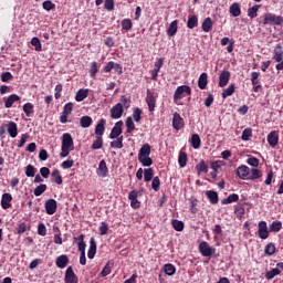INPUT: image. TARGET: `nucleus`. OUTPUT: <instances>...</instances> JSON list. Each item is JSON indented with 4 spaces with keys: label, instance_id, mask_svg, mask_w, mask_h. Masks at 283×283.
<instances>
[{
    "label": "nucleus",
    "instance_id": "30",
    "mask_svg": "<svg viewBox=\"0 0 283 283\" xmlns=\"http://www.w3.org/2000/svg\"><path fill=\"white\" fill-rule=\"evenodd\" d=\"M259 178H262V172L258 168H252L248 176V180H258Z\"/></svg>",
    "mask_w": 283,
    "mask_h": 283
},
{
    "label": "nucleus",
    "instance_id": "43",
    "mask_svg": "<svg viewBox=\"0 0 283 283\" xmlns=\"http://www.w3.org/2000/svg\"><path fill=\"white\" fill-rule=\"evenodd\" d=\"M85 235L81 234L78 238H75V240H78L77 249L81 253H85Z\"/></svg>",
    "mask_w": 283,
    "mask_h": 283
},
{
    "label": "nucleus",
    "instance_id": "37",
    "mask_svg": "<svg viewBox=\"0 0 283 283\" xmlns=\"http://www.w3.org/2000/svg\"><path fill=\"white\" fill-rule=\"evenodd\" d=\"M200 144H201L200 135L193 134L191 136V146L193 147V149H200Z\"/></svg>",
    "mask_w": 283,
    "mask_h": 283
},
{
    "label": "nucleus",
    "instance_id": "13",
    "mask_svg": "<svg viewBox=\"0 0 283 283\" xmlns=\"http://www.w3.org/2000/svg\"><path fill=\"white\" fill-rule=\"evenodd\" d=\"M249 174H251V169L248 166H240L237 168V175L241 180H248Z\"/></svg>",
    "mask_w": 283,
    "mask_h": 283
},
{
    "label": "nucleus",
    "instance_id": "34",
    "mask_svg": "<svg viewBox=\"0 0 283 283\" xmlns=\"http://www.w3.org/2000/svg\"><path fill=\"white\" fill-rule=\"evenodd\" d=\"M201 28L203 32H209L211 28H213V21L211 18H206L201 24Z\"/></svg>",
    "mask_w": 283,
    "mask_h": 283
},
{
    "label": "nucleus",
    "instance_id": "22",
    "mask_svg": "<svg viewBox=\"0 0 283 283\" xmlns=\"http://www.w3.org/2000/svg\"><path fill=\"white\" fill-rule=\"evenodd\" d=\"M283 57V50H282V45L277 44L274 48V52H273V59L276 63H280L282 61Z\"/></svg>",
    "mask_w": 283,
    "mask_h": 283
},
{
    "label": "nucleus",
    "instance_id": "7",
    "mask_svg": "<svg viewBox=\"0 0 283 283\" xmlns=\"http://www.w3.org/2000/svg\"><path fill=\"white\" fill-rule=\"evenodd\" d=\"M62 147L74 149V139L70 133H64L62 136Z\"/></svg>",
    "mask_w": 283,
    "mask_h": 283
},
{
    "label": "nucleus",
    "instance_id": "6",
    "mask_svg": "<svg viewBox=\"0 0 283 283\" xmlns=\"http://www.w3.org/2000/svg\"><path fill=\"white\" fill-rule=\"evenodd\" d=\"M282 271H283V262H280L276 264V268L265 273V277L266 280H273V277H275L276 275H280Z\"/></svg>",
    "mask_w": 283,
    "mask_h": 283
},
{
    "label": "nucleus",
    "instance_id": "11",
    "mask_svg": "<svg viewBox=\"0 0 283 283\" xmlns=\"http://www.w3.org/2000/svg\"><path fill=\"white\" fill-rule=\"evenodd\" d=\"M56 200L54 199H49L45 202V211L48 213V216H54V213H56Z\"/></svg>",
    "mask_w": 283,
    "mask_h": 283
},
{
    "label": "nucleus",
    "instance_id": "19",
    "mask_svg": "<svg viewBox=\"0 0 283 283\" xmlns=\"http://www.w3.org/2000/svg\"><path fill=\"white\" fill-rule=\"evenodd\" d=\"M12 202V195L10 193H3L1 199V207L2 209H10Z\"/></svg>",
    "mask_w": 283,
    "mask_h": 283
},
{
    "label": "nucleus",
    "instance_id": "64",
    "mask_svg": "<svg viewBox=\"0 0 283 283\" xmlns=\"http://www.w3.org/2000/svg\"><path fill=\"white\" fill-rule=\"evenodd\" d=\"M104 8L108 10V12H112V10H114V0H105Z\"/></svg>",
    "mask_w": 283,
    "mask_h": 283
},
{
    "label": "nucleus",
    "instance_id": "23",
    "mask_svg": "<svg viewBox=\"0 0 283 283\" xmlns=\"http://www.w3.org/2000/svg\"><path fill=\"white\" fill-rule=\"evenodd\" d=\"M103 134H105V119H99L96 127H95V135L103 137Z\"/></svg>",
    "mask_w": 283,
    "mask_h": 283
},
{
    "label": "nucleus",
    "instance_id": "52",
    "mask_svg": "<svg viewBox=\"0 0 283 283\" xmlns=\"http://www.w3.org/2000/svg\"><path fill=\"white\" fill-rule=\"evenodd\" d=\"M31 45L35 48V52H41L42 45H41V40L39 38H32Z\"/></svg>",
    "mask_w": 283,
    "mask_h": 283
},
{
    "label": "nucleus",
    "instance_id": "61",
    "mask_svg": "<svg viewBox=\"0 0 283 283\" xmlns=\"http://www.w3.org/2000/svg\"><path fill=\"white\" fill-rule=\"evenodd\" d=\"M62 169H72L74 167V160L67 159L61 164Z\"/></svg>",
    "mask_w": 283,
    "mask_h": 283
},
{
    "label": "nucleus",
    "instance_id": "49",
    "mask_svg": "<svg viewBox=\"0 0 283 283\" xmlns=\"http://www.w3.org/2000/svg\"><path fill=\"white\" fill-rule=\"evenodd\" d=\"M23 112L25 116H30L34 113V105L32 103H27L23 105Z\"/></svg>",
    "mask_w": 283,
    "mask_h": 283
},
{
    "label": "nucleus",
    "instance_id": "60",
    "mask_svg": "<svg viewBox=\"0 0 283 283\" xmlns=\"http://www.w3.org/2000/svg\"><path fill=\"white\" fill-rule=\"evenodd\" d=\"M72 109H74V104H72V102H70V103L64 105L62 114H66V115L70 116V114H72Z\"/></svg>",
    "mask_w": 283,
    "mask_h": 283
},
{
    "label": "nucleus",
    "instance_id": "28",
    "mask_svg": "<svg viewBox=\"0 0 283 283\" xmlns=\"http://www.w3.org/2000/svg\"><path fill=\"white\" fill-rule=\"evenodd\" d=\"M208 75L207 73H201L198 80V87L199 90H207V83H208Z\"/></svg>",
    "mask_w": 283,
    "mask_h": 283
},
{
    "label": "nucleus",
    "instance_id": "33",
    "mask_svg": "<svg viewBox=\"0 0 283 283\" xmlns=\"http://www.w3.org/2000/svg\"><path fill=\"white\" fill-rule=\"evenodd\" d=\"M262 8L261 4H255L252 8L248 9V17L250 19H255L258 17V11Z\"/></svg>",
    "mask_w": 283,
    "mask_h": 283
},
{
    "label": "nucleus",
    "instance_id": "21",
    "mask_svg": "<svg viewBox=\"0 0 283 283\" xmlns=\"http://www.w3.org/2000/svg\"><path fill=\"white\" fill-rule=\"evenodd\" d=\"M17 101H21V97H19V95L17 94H12L10 95L6 102H4V107L7 109H10V107H12V105H14V103H17Z\"/></svg>",
    "mask_w": 283,
    "mask_h": 283
},
{
    "label": "nucleus",
    "instance_id": "12",
    "mask_svg": "<svg viewBox=\"0 0 283 283\" xmlns=\"http://www.w3.org/2000/svg\"><path fill=\"white\" fill-rule=\"evenodd\" d=\"M146 103L148 105L149 112H154L156 107V94L147 91Z\"/></svg>",
    "mask_w": 283,
    "mask_h": 283
},
{
    "label": "nucleus",
    "instance_id": "55",
    "mask_svg": "<svg viewBox=\"0 0 283 283\" xmlns=\"http://www.w3.org/2000/svg\"><path fill=\"white\" fill-rule=\"evenodd\" d=\"M34 174H35V168L32 165H28L25 168V176L28 178H34Z\"/></svg>",
    "mask_w": 283,
    "mask_h": 283
},
{
    "label": "nucleus",
    "instance_id": "44",
    "mask_svg": "<svg viewBox=\"0 0 283 283\" xmlns=\"http://www.w3.org/2000/svg\"><path fill=\"white\" fill-rule=\"evenodd\" d=\"M172 228L175 229V231H184L185 230V222H182L178 219H174L172 220Z\"/></svg>",
    "mask_w": 283,
    "mask_h": 283
},
{
    "label": "nucleus",
    "instance_id": "25",
    "mask_svg": "<svg viewBox=\"0 0 283 283\" xmlns=\"http://www.w3.org/2000/svg\"><path fill=\"white\" fill-rule=\"evenodd\" d=\"M229 12L233 17H240L242 14V10L240 9V3L234 2L230 6Z\"/></svg>",
    "mask_w": 283,
    "mask_h": 283
},
{
    "label": "nucleus",
    "instance_id": "15",
    "mask_svg": "<svg viewBox=\"0 0 283 283\" xmlns=\"http://www.w3.org/2000/svg\"><path fill=\"white\" fill-rule=\"evenodd\" d=\"M231 78V73L229 71H223L219 75V87H226V85L229 83Z\"/></svg>",
    "mask_w": 283,
    "mask_h": 283
},
{
    "label": "nucleus",
    "instance_id": "18",
    "mask_svg": "<svg viewBox=\"0 0 283 283\" xmlns=\"http://www.w3.org/2000/svg\"><path fill=\"white\" fill-rule=\"evenodd\" d=\"M279 140L280 136L277 135V132L273 130L268 135V143L271 147H275Z\"/></svg>",
    "mask_w": 283,
    "mask_h": 283
},
{
    "label": "nucleus",
    "instance_id": "48",
    "mask_svg": "<svg viewBox=\"0 0 283 283\" xmlns=\"http://www.w3.org/2000/svg\"><path fill=\"white\" fill-rule=\"evenodd\" d=\"M153 178H154V169H151V168L145 169L144 170L145 182L151 181Z\"/></svg>",
    "mask_w": 283,
    "mask_h": 283
},
{
    "label": "nucleus",
    "instance_id": "8",
    "mask_svg": "<svg viewBox=\"0 0 283 283\" xmlns=\"http://www.w3.org/2000/svg\"><path fill=\"white\" fill-rule=\"evenodd\" d=\"M96 174L99 178H107V174H109V169L107 168V163L105 161V159L99 161Z\"/></svg>",
    "mask_w": 283,
    "mask_h": 283
},
{
    "label": "nucleus",
    "instance_id": "29",
    "mask_svg": "<svg viewBox=\"0 0 283 283\" xmlns=\"http://www.w3.org/2000/svg\"><path fill=\"white\" fill-rule=\"evenodd\" d=\"M92 123H93L92 117H90L87 115L86 116H82L80 118V125H81V127H83V129H87V127H91Z\"/></svg>",
    "mask_w": 283,
    "mask_h": 283
},
{
    "label": "nucleus",
    "instance_id": "5",
    "mask_svg": "<svg viewBox=\"0 0 283 283\" xmlns=\"http://www.w3.org/2000/svg\"><path fill=\"white\" fill-rule=\"evenodd\" d=\"M122 134H123V120H119L112 128V132L109 134V138H112L113 140H114V138H120Z\"/></svg>",
    "mask_w": 283,
    "mask_h": 283
},
{
    "label": "nucleus",
    "instance_id": "46",
    "mask_svg": "<svg viewBox=\"0 0 283 283\" xmlns=\"http://www.w3.org/2000/svg\"><path fill=\"white\" fill-rule=\"evenodd\" d=\"M139 163H142L143 167H151L154 165V160L148 157H138Z\"/></svg>",
    "mask_w": 283,
    "mask_h": 283
},
{
    "label": "nucleus",
    "instance_id": "53",
    "mask_svg": "<svg viewBox=\"0 0 283 283\" xmlns=\"http://www.w3.org/2000/svg\"><path fill=\"white\" fill-rule=\"evenodd\" d=\"M111 147H114L115 149H123V136L118 137L116 140H113L111 143Z\"/></svg>",
    "mask_w": 283,
    "mask_h": 283
},
{
    "label": "nucleus",
    "instance_id": "35",
    "mask_svg": "<svg viewBox=\"0 0 283 283\" xmlns=\"http://www.w3.org/2000/svg\"><path fill=\"white\" fill-rule=\"evenodd\" d=\"M196 169H197L199 176H200V174H208V171H209V167L207 166V164L205 163V160H201V161L196 166Z\"/></svg>",
    "mask_w": 283,
    "mask_h": 283
},
{
    "label": "nucleus",
    "instance_id": "10",
    "mask_svg": "<svg viewBox=\"0 0 283 283\" xmlns=\"http://www.w3.org/2000/svg\"><path fill=\"white\" fill-rule=\"evenodd\" d=\"M123 104H116L111 109V118H113L114 120L120 118L123 116Z\"/></svg>",
    "mask_w": 283,
    "mask_h": 283
},
{
    "label": "nucleus",
    "instance_id": "31",
    "mask_svg": "<svg viewBox=\"0 0 283 283\" xmlns=\"http://www.w3.org/2000/svg\"><path fill=\"white\" fill-rule=\"evenodd\" d=\"M238 200H240V196H238L237 193H232V195L228 196L227 198L222 199L221 203L222 205H231V202H238Z\"/></svg>",
    "mask_w": 283,
    "mask_h": 283
},
{
    "label": "nucleus",
    "instance_id": "3",
    "mask_svg": "<svg viewBox=\"0 0 283 283\" xmlns=\"http://www.w3.org/2000/svg\"><path fill=\"white\" fill-rule=\"evenodd\" d=\"M259 238H261V240H266V238H269V233H271L270 228L266 227V221H260L259 224Z\"/></svg>",
    "mask_w": 283,
    "mask_h": 283
},
{
    "label": "nucleus",
    "instance_id": "24",
    "mask_svg": "<svg viewBox=\"0 0 283 283\" xmlns=\"http://www.w3.org/2000/svg\"><path fill=\"white\" fill-rule=\"evenodd\" d=\"M206 196L211 205H218V201H219L218 192L213 190H208L206 191Z\"/></svg>",
    "mask_w": 283,
    "mask_h": 283
},
{
    "label": "nucleus",
    "instance_id": "32",
    "mask_svg": "<svg viewBox=\"0 0 283 283\" xmlns=\"http://www.w3.org/2000/svg\"><path fill=\"white\" fill-rule=\"evenodd\" d=\"M176 32H178V21L175 20L170 23L168 30H167V34L168 36H175Z\"/></svg>",
    "mask_w": 283,
    "mask_h": 283
},
{
    "label": "nucleus",
    "instance_id": "14",
    "mask_svg": "<svg viewBox=\"0 0 283 283\" xmlns=\"http://www.w3.org/2000/svg\"><path fill=\"white\" fill-rule=\"evenodd\" d=\"M55 264L57 269H65L70 264V258L66 254H62L56 258Z\"/></svg>",
    "mask_w": 283,
    "mask_h": 283
},
{
    "label": "nucleus",
    "instance_id": "58",
    "mask_svg": "<svg viewBox=\"0 0 283 283\" xmlns=\"http://www.w3.org/2000/svg\"><path fill=\"white\" fill-rule=\"evenodd\" d=\"M253 136V130L251 128H245L242 133V140H249V138Z\"/></svg>",
    "mask_w": 283,
    "mask_h": 283
},
{
    "label": "nucleus",
    "instance_id": "54",
    "mask_svg": "<svg viewBox=\"0 0 283 283\" xmlns=\"http://www.w3.org/2000/svg\"><path fill=\"white\" fill-rule=\"evenodd\" d=\"M97 72H98V64L96 62H92L91 69H90L91 78H96Z\"/></svg>",
    "mask_w": 283,
    "mask_h": 283
},
{
    "label": "nucleus",
    "instance_id": "1",
    "mask_svg": "<svg viewBox=\"0 0 283 283\" xmlns=\"http://www.w3.org/2000/svg\"><path fill=\"white\" fill-rule=\"evenodd\" d=\"M269 23H273L274 25H282L283 18L282 15H275L273 13H265L263 25H269Z\"/></svg>",
    "mask_w": 283,
    "mask_h": 283
},
{
    "label": "nucleus",
    "instance_id": "2",
    "mask_svg": "<svg viewBox=\"0 0 283 283\" xmlns=\"http://www.w3.org/2000/svg\"><path fill=\"white\" fill-rule=\"evenodd\" d=\"M186 96H191V87L187 85H182L177 87L174 94L175 101H180V98H185Z\"/></svg>",
    "mask_w": 283,
    "mask_h": 283
},
{
    "label": "nucleus",
    "instance_id": "9",
    "mask_svg": "<svg viewBox=\"0 0 283 283\" xmlns=\"http://www.w3.org/2000/svg\"><path fill=\"white\" fill-rule=\"evenodd\" d=\"M64 280H65L66 283H78V276H76L72 266H69L66 269Z\"/></svg>",
    "mask_w": 283,
    "mask_h": 283
},
{
    "label": "nucleus",
    "instance_id": "40",
    "mask_svg": "<svg viewBox=\"0 0 283 283\" xmlns=\"http://www.w3.org/2000/svg\"><path fill=\"white\" fill-rule=\"evenodd\" d=\"M187 25L190 30H193V28H198V17L196 15L189 17Z\"/></svg>",
    "mask_w": 283,
    "mask_h": 283
},
{
    "label": "nucleus",
    "instance_id": "41",
    "mask_svg": "<svg viewBox=\"0 0 283 283\" xmlns=\"http://www.w3.org/2000/svg\"><path fill=\"white\" fill-rule=\"evenodd\" d=\"M233 92H235V84H231L228 88L223 90L222 98H228V96H233Z\"/></svg>",
    "mask_w": 283,
    "mask_h": 283
},
{
    "label": "nucleus",
    "instance_id": "62",
    "mask_svg": "<svg viewBox=\"0 0 283 283\" xmlns=\"http://www.w3.org/2000/svg\"><path fill=\"white\" fill-rule=\"evenodd\" d=\"M13 76L10 72H4L1 74V81L2 83H8V81H12Z\"/></svg>",
    "mask_w": 283,
    "mask_h": 283
},
{
    "label": "nucleus",
    "instance_id": "17",
    "mask_svg": "<svg viewBox=\"0 0 283 283\" xmlns=\"http://www.w3.org/2000/svg\"><path fill=\"white\" fill-rule=\"evenodd\" d=\"M7 132L11 138H17V136L19 134L18 128H17V123L9 122L7 125Z\"/></svg>",
    "mask_w": 283,
    "mask_h": 283
},
{
    "label": "nucleus",
    "instance_id": "38",
    "mask_svg": "<svg viewBox=\"0 0 283 283\" xmlns=\"http://www.w3.org/2000/svg\"><path fill=\"white\" fill-rule=\"evenodd\" d=\"M120 25H122L123 30H125L126 32H129V30H132V28H134V23L132 22L130 19L122 20Z\"/></svg>",
    "mask_w": 283,
    "mask_h": 283
},
{
    "label": "nucleus",
    "instance_id": "51",
    "mask_svg": "<svg viewBox=\"0 0 283 283\" xmlns=\"http://www.w3.org/2000/svg\"><path fill=\"white\" fill-rule=\"evenodd\" d=\"M103 148V137L96 136V140L91 146V149H102Z\"/></svg>",
    "mask_w": 283,
    "mask_h": 283
},
{
    "label": "nucleus",
    "instance_id": "26",
    "mask_svg": "<svg viewBox=\"0 0 283 283\" xmlns=\"http://www.w3.org/2000/svg\"><path fill=\"white\" fill-rule=\"evenodd\" d=\"M151 154V146L149 144H145L139 149L138 158L148 157Z\"/></svg>",
    "mask_w": 283,
    "mask_h": 283
},
{
    "label": "nucleus",
    "instance_id": "42",
    "mask_svg": "<svg viewBox=\"0 0 283 283\" xmlns=\"http://www.w3.org/2000/svg\"><path fill=\"white\" fill-rule=\"evenodd\" d=\"M164 273H166V275H174L176 273V266H174L171 263L165 264Z\"/></svg>",
    "mask_w": 283,
    "mask_h": 283
},
{
    "label": "nucleus",
    "instance_id": "20",
    "mask_svg": "<svg viewBox=\"0 0 283 283\" xmlns=\"http://www.w3.org/2000/svg\"><path fill=\"white\" fill-rule=\"evenodd\" d=\"M95 255H96V240H94V238H91V240H90V250L87 252V258L90 260H94Z\"/></svg>",
    "mask_w": 283,
    "mask_h": 283
},
{
    "label": "nucleus",
    "instance_id": "57",
    "mask_svg": "<svg viewBox=\"0 0 283 283\" xmlns=\"http://www.w3.org/2000/svg\"><path fill=\"white\" fill-rule=\"evenodd\" d=\"M143 114V111L140 108H135L133 112V118L135 120V123H140V116Z\"/></svg>",
    "mask_w": 283,
    "mask_h": 283
},
{
    "label": "nucleus",
    "instance_id": "27",
    "mask_svg": "<svg viewBox=\"0 0 283 283\" xmlns=\"http://www.w3.org/2000/svg\"><path fill=\"white\" fill-rule=\"evenodd\" d=\"M90 94V90H78L76 95H75V101H77V103H81L82 101H85V98H87V95Z\"/></svg>",
    "mask_w": 283,
    "mask_h": 283
},
{
    "label": "nucleus",
    "instance_id": "56",
    "mask_svg": "<svg viewBox=\"0 0 283 283\" xmlns=\"http://www.w3.org/2000/svg\"><path fill=\"white\" fill-rule=\"evenodd\" d=\"M264 253L266 255H273V253H275V245L273 243H269L268 245H265Z\"/></svg>",
    "mask_w": 283,
    "mask_h": 283
},
{
    "label": "nucleus",
    "instance_id": "63",
    "mask_svg": "<svg viewBox=\"0 0 283 283\" xmlns=\"http://www.w3.org/2000/svg\"><path fill=\"white\" fill-rule=\"evenodd\" d=\"M247 163L251 167H258L260 165V159L255 158V157H250V158H248Z\"/></svg>",
    "mask_w": 283,
    "mask_h": 283
},
{
    "label": "nucleus",
    "instance_id": "16",
    "mask_svg": "<svg viewBox=\"0 0 283 283\" xmlns=\"http://www.w3.org/2000/svg\"><path fill=\"white\" fill-rule=\"evenodd\" d=\"M184 126H185V119L180 117V114L176 113L172 118L174 129H182Z\"/></svg>",
    "mask_w": 283,
    "mask_h": 283
},
{
    "label": "nucleus",
    "instance_id": "47",
    "mask_svg": "<svg viewBox=\"0 0 283 283\" xmlns=\"http://www.w3.org/2000/svg\"><path fill=\"white\" fill-rule=\"evenodd\" d=\"M179 167H187V153L180 151L178 158Z\"/></svg>",
    "mask_w": 283,
    "mask_h": 283
},
{
    "label": "nucleus",
    "instance_id": "36",
    "mask_svg": "<svg viewBox=\"0 0 283 283\" xmlns=\"http://www.w3.org/2000/svg\"><path fill=\"white\" fill-rule=\"evenodd\" d=\"M48 190V185L45 184H41L40 186H38L33 193L36 198H39V196H43V193H45V191Z\"/></svg>",
    "mask_w": 283,
    "mask_h": 283
},
{
    "label": "nucleus",
    "instance_id": "45",
    "mask_svg": "<svg viewBox=\"0 0 283 283\" xmlns=\"http://www.w3.org/2000/svg\"><path fill=\"white\" fill-rule=\"evenodd\" d=\"M282 229V223L280 221H273L270 226V233H277Z\"/></svg>",
    "mask_w": 283,
    "mask_h": 283
},
{
    "label": "nucleus",
    "instance_id": "59",
    "mask_svg": "<svg viewBox=\"0 0 283 283\" xmlns=\"http://www.w3.org/2000/svg\"><path fill=\"white\" fill-rule=\"evenodd\" d=\"M151 189H154V191H158L160 189V178L154 177L151 182Z\"/></svg>",
    "mask_w": 283,
    "mask_h": 283
},
{
    "label": "nucleus",
    "instance_id": "50",
    "mask_svg": "<svg viewBox=\"0 0 283 283\" xmlns=\"http://www.w3.org/2000/svg\"><path fill=\"white\" fill-rule=\"evenodd\" d=\"M126 127H127V134H132L134 129H136V125L134 124V120L132 117L126 118Z\"/></svg>",
    "mask_w": 283,
    "mask_h": 283
},
{
    "label": "nucleus",
    "instance_id": "4",
    "mask_svg": "<svg viewBox=\"0 0 283 283\" xmlns=\"http://www.w3.org/2000/svg\"><path fill=\"white\" fill-rule=\"evenodd\" d=\"M199 250L203 258H211V255H213V251H216V249L209 247V243L205 241L199 244Z\"/></svg>",
    "mask_w": 283,
    "mask_h": 283
},
{
    "label": "nucleus",
    "instance_id": "39",
    "mask_svg": "<svg viewBox=\"0 0 283 283\" xmlns=\"http://www.w3.org/2000/svg\"><path fill=\"white\" fill-rule=\"evenodd\" d=\"M112 266H114V263L108 261L107 264L104 266V269L101 272L102 277H107L109 273H112Z\"/></svg>",
    "mask_w": 283,
    "mask_h": 283
}]
</instances>
